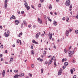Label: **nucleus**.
Segmentation results:
<instances>
[{
	"instance_id": "f257e3e1",
	"label": "nucleus",
	"mask_w": 78,
	"mask_h": 78,
	"mask_svg": "<svg viewBox=\"0 0 78 78\" xmlns=\"http://www.w3.org/2000/svg\"><path fill=\"white\" fill-rule=\"evenodd\" d=\"M65 5L67 6H69V5H70V0H67L66 2L65 3Z\"/></svg>"
},
{
	"instance_id": "f03ea898",
	"label": "nucleus",
	"mask_w": 78,
	"mask_h": 78,
	"mask_svg": "<svg viewBox=\"0 0 78 78\" xmlns=\"http://www.w3.org/2000/svg\"><path fill=\"white\" fill-rule=\"evenodd\" d=\"M62 69H60L59 71L58 72V75H61V73H62Z\"/></svg>"
},
{
	"instance_id": "7ed1b4c3",
	"label": "nucleus",
	"mask_w": 78,
	"mask_h": 78,
	"mask_svg": "<svg viewBox=\"0 0 78 78\" xmlns=\"http://www.w3.org/2000/svg\"><path fill=\"white\" fill-rule=\"evenodd\" d=\"M38 22L39 23H41V24L42 23V20H41V19L40 20L39 18H38Z\"/></svg>"
},
{
	"instance_id": "20e7f679",
	"label": "nucleus",
	"mask_w": 78,
	"mask_h": 78,
	"mask_svg": "<svg viewBox=\"0 0 78 78\" xmlns=\"http://www.w3.org/2000/svg\"><path fill=\"white\" fill-rule=\"evenodd\" d=\"M66 36H69V30H67L66 31Z\"/></svg>"
},
{
	"instance_id": "39448f33",
	"label": "nucleus",
	"mask_w": 78,
	"mask_h": 78,
	"mask_svg": "<svg viewBox=\"0 0 78 78\" xmlns=\"http://www.w3.org/2000/svg\"><path fill=\"white\" fill-rule=\"evenodd\" d=\"M48 37H49L50 39H51L52 38V34L49 33L48 34Z\"/></svg>"
},
{
	"instance_id": "423d86ee",
	"label": "nucleus",
	"mask_w": 78,
	"mask_h": 78,
	"mask_svg": "<svg viewBox=\"0 0 78 78\" xmlns=\"http://www.w3.org/2000/svg\"><path fill=\"white\" fill-rule=\"evenodd\" d=\"M4 6L5 9H6L7 7H8V4H7V2H4Z\"/></svg>"
},
{
	"instance_id": "0eeeda50",
	"label": "nucleus",
	"mask_w": 78,
	"mask_h": 78,
	"mask_svg": "<svg viewBox=\"0 0 78 78\" xmlns=\"http://www.w3.org/2000/svg\"><path fill=\"white\" fill-rule=\"evenodd\" d=\"M75 70V68H73V69H71L70 70V72L71 74H73V71L74 72Z\"/></svg>"
},
{
	"instance_id": "6e6552de",
	"label": "nucleus",
	"mask_w": 78,
	"mask_h": 78,
	"mask_svg": "<svg viewBox=\"0 0 78 78\" xmlns=\"http://www.w3.org/2000/svg\"><path fill=\"white\" fill-rule=\"evenodd\" d=\"M25 75V74H24V73H22L21 74H20L19 75V76L20 77H22V76H23Z\"/></svg>"
},
{
	"instance_id": "1a4fd4ad",
	"label": "nucleus",
	"mask_w": 78,
	"mask_h": 78,
	"mask_svg": "<svg viewBox=\"0 0 78 78\" xmlns=\"http://www.w3.org/2000/svg\"><path fill=\"white\" fill-rule=\"evenodd\" d=\"M53 25H54L55 26H56V25H57V22L55 21V20L53 21Z\"/></svg>"
},
{
	"instance_id": "9d476101",
	"label": "nucleus",
	"mask_w": 78,
	"mask_h": 78,
	"mask_svg": "<svg viewBox=\"0 0 78 78\" xmlns=\"http://www.w3.org/2000/svg\"><path fill=\"white\" fill-rule=\"evenodd\" d=\"M2 75L3 77H4V76L5 75V70H3V73H2Z\"/></svg>"
},
{
	"instance_id": "9b49d317",
	"label": "nucleus",
	"mask_w": 78,
	"mask_h": 78,
	"mask_svg": "<svg viewBox=\"0 0 78 78\" xmlns=\"http://www.w3.org/2000/svg\"><path fill=\"white\" fill-rule=\"evenodd\" d=\"M15 23H16V25H18L19 24V20H15Z\"/></svg>"
},
{
	"instance_id": "f8f14e48",
	"label": "nucleus",
	"mask_w": 78,
	"mask_h": 78,
	"mask_svg": "<svg viewBox=\"0 0 78 78\" xmlns=\"http://www.w3.org/2000/svg\"><path fill=\"white\" fill-rule=\"evenodd\" d=\"M16 42H17V43H19L20 42V45H22V42H21V40H17Z\"/></svg>"
},
{
	"instance_id": "ddd939ff",
	"label": "nucleus",
	"mask_w": 78,
	"mask_h": 78,
	"mask_svg": "<svg viewBox=\"0 0 78 78\" xmlns=\"http://www.w3.org/2000/svg\"><path fill=\"white\" fill-rule=\"evenodd\" d=\"M37 60H38L39 61H41V62H42V61H43V60L42 59H41L40 58H37Z\"/></svg>"
},
{
	"instance_id": "4468645a",
	"label": "nucleus",
	"mask_w": 78,
	"mask_h": 78,
	"mask_svg": "<svg viewBox=\"0 0 78 78\" xmlns=\"http://www.w3.org/2000/svg\"><path fill=\"white\" fill-rule=\"evenodd\" d=\"M18 76H19V75H18V74L16 75L15 76H14V78H18Z\"/></svg>"
},
{
	"instance_id": "2eb2a0df",
	"label": "nucleus",
	"mask_w": 78,
	"mask_h": 78,
	"mask_svg": "<svg viewBox=\"0 0 78 78\" xmlns=\"http://www.w3.org/2000/svg\"><path fill=\"white\" fill-rule=\"evenodd\" d=\"M32 42H33V43H34V44H38V43L36 42V41H35L34 40H33L32 41Z\"/></svg>"
},
{
	"instance_id": "dca6fc26",
	"label": "nucleus",
	"mask_w": 78,
	"mask_h": 78,
	"mask_svg": "<svg viewBox=\"0 0 78 78\" xmlns=\"http://www.w3.org/2000/svg\"><path fill=\"white\" fill-rule=\"evenodd\" d=\"M22 34H23V33H22V32H21L19 34V35H18L19 37H20V36H22Z\"/></svg>"
},
{
	"instance_id": "f3484780",
	"label": "nucleus",
	"mask_w": 78,
	"mask_h": 78,
	"mask_svg": "<svg viewBox=\"0 0 78 78\" xmlns=\"http://www.w3.org/2000/svg\"><path fill=\"white\" fill-rule=\"evenodd\" d=\"M47 19L48 20V21H49V22H51L52 20H51L50 19V17H47Z\"/></svg>"
},
{
	"instance_id": "a211bd4d",
	"label": "nucleus",
	"mask_w": 78,
	"mask_h": 78,
	"mask_svg": "<svg viewBox=\"0 0 78 78\" xmlns=\"http://www.w3.org/2000/svg\"><path fill=\"white\" fill-rule=\"evenodd\" d=\"M49 9H52V7H51V5H50L49 6Z\"/></svg>"
},
{
	"instance_id": "6ab92c4d",
	"label": "nucleus",
	"mask_w": 78,
	"mask_h": 78,
	"mask_svg": "<svg viewBox=\"0 0 78 78\" xmlns=\"http://www.w3.org/2000/svg\"><path fill=\"white\" fill-rule=\"evenodd\" d=\"M64 65H65V66H68V65H69V63H68V62H66L64 63Z\"/></svg>"
},
{
	"instance_id": "aec40b11",
	"label": "nucleus",
	"mask_w": 78,
	"mask_h": 78,
	"mask_svg": "<svg viewBox=\"0 0 78 78\" xmlns=\"http://www.w3.org/2000/svg\"><path fill=\"white\" fill-rule=\"evenodd\" d=\"M25 7H27L28 6V4L27 2H25L24 4Z\"/></svg>"
},
{
	"instance_id": "412c9836",
	"label": "nucleus",
	"mask_w": 78,
	"mask_h": 78,
	"mask_svg": "<svg viewBox=\"0 0 78 78\" xmlns=\"http://www.w3.org/2000/svg\"><path fill=\"white\" fill-rule=\"evenodd\" d=\"M31 54H32V55H34V51H33V50L31 51Z\"/></svg>"
},
{
	"instance_id": "4be33fe9",
	"label": "nucleus",
	"mask_w": 78,
	"mask_h": 78,
	"mask_svg": "<svg viewBox=\"0 0 78 78\" xmlns=\"http://www.w3.org/2000/svg\"><path fill=\"white\" fill-rule=\"evenodd\" d=\"M26 7L27 8V10H29V9L30 8V7H29V6H27V7Z\"/></svg>"
},
{
	"instance_id": "5701e85b",
	"label": "nucleus",
	"mask_w": 78,
	"mask_h": 78,
	"mask_svg": "<svg viewBox=\"0 0 78 78\" xmlns=\"http://www.w3.org/2000/svg\"><path fill=\"white\" fill-rule=\"evenodd\" d=\"M35 36H36V37L37 38V37H39V34H36Z\"/></svg>"
},
{
	"instance_id": "b1692460",
	"label": "nucleus",
	"mask_w": 78,
	"mask_h": 78,
	"mask_svg": "<svg viewBox=\"0 0 78 78\" xmlns=\"http://www.w3.org/2000/svg\"><path fill=\"white\" fill-rule=\"evenodd\" d=\"M52 62V61L51 60H50L49 61V64H51V62Z\"/></svg>"
},
{
	"instance_id": "393cba45",
	"label": "nucleus",
	"mask_w": 78,
	"mask_h": 78,
	"mask_svg": "<svg viewBox=\"0 0 78 78\" xmlns=\"http://www.w3.org/2000/svg\"><path fill=\"white\" fill-rule=\"evenodd\" d=\"M54 58H55V56H53L52 58H51V60L52 61V60H54Z\"/></svg>"
},
{
	"instance_id": "a878e982",
	"label": "nucleus",
	"mask_w": 78,
	"mask_h": 78,
	"mask_svg": "<svg viewBox=\"0 0 78 78\" xmlns=\"http://www.w3.org/2000/svg\"><path fill=\"white\" fill-rule=\"evenodd\" d=\"M31 67L32 68H34V64H31Z\"/></svg>"
},
{
	"instance_id": "bb28decb",
	"label": "nucleus",
	"mask_w": 78,
	"mask_h": 78,
	"mask_svg": "<svg viewBox=\"0 0 78 78\" xmlns=\"http://www.w3.org/2000/svg\"><path fill=\"white\" fill-rule=\"evenodd\" d=\"M54 61H55V62H54V65L55 66H56L57 65L56 64V59H55L54 60Z\"/></svg>"
},
{
	"instance_id": "cd10ccee",
	"label": "nucleus",
	"mask_w": 78,
	"mask_h": 78,
	"mask_svg": "<svg viewBox=\"0 0 78 78\" xmlns=\"http://www.w3.org/2000/svg\"><path fill=\"white\" fill-rule=\"evenodd\" d=\"M72 54H69V57H70L71 58V57H72Z\"/></svg>"
},
{
	"instance_id": "c85d7f7f",
	"label": "nucleus",
	"mask_w": 78,
	"mask_h": 78,
	"mask_svg": "<svg viewBox=\"0 0 78 78\" xmlns=\"http://www.w3.org/2000/svg\"><path fill=\"white\" fill-rule=\"evenodd\" d=\"M12 17H13V19H16V17H15V16H14V15H13L12 16Z\"/></svg>"
},
{
	"instance_id": "c756f323",
	"label": "nucleus",
	"mask_w": 78,
	"mask_h": 78,
	"mask_svg": "<svg viewBox=\"0 0 78 78\" xmlns=\"http://www.w3.org/2000/svg\"><path fill=\"white\" fill-rule=\"evenodd\" d=\"M41 73H43V72L44 71V69H42L41 70Z\"/></svg>"
},
{
	"instance_id": "7c9ffc66",
	"label": "nucleus",
	"mask_w": 78,
	"mask_h": 78,
	"mask_svg": "<svg viewBox=\"0 0 78 78\" xmlns=\"http://www.w3.org/2000/svg\"><path fill=\"white\" fill-rule=\"evenodd\" d=\"M10 61H13V58H11L10 59Z\"/></svg>"
},
{
	"instance_id": "2f4dec72",
	"label": "nucleus",
	"mask_w": 78,
	"mask_h": 78,
	"mask_svg": "<svg viewBox=\"0 0 78 78\" xmlns=\"http://www.w3.org/2000/svg\"><path fill=\"white\" fill-rule=\"evenodd\" d=\"M5 37H8L9 36V34H7L5 36Z\"/></svg>"
},
{
	"instance_id": "473e14b6",
	"label": "nucleus",
	"mask_w": 78,
	"mask_h": 78,
	"mask_svg": "<svg viewBox=\"0 0 78 78\" xmlns=\"http://www.w3.org/2000/svg\"><path fill=\"white\" fill-rule=\"evenodd\" d=\"M69 8L70 9H71V8H72V5H70L69 6Z\"/></svg>"
},
{
	"instance_id": "72a5a7b5",
	"label": "nucleus",
	"mask_w": 78,
	"mask_h": 78,
	"mask_svg": "<svg viewBox=\"0 0 78 78\" xmlns=\"http://www.w3.org/2000/svg\"><path fill=\"white\" fill-rule=\"evenodd\" d=\"M74 52H75V51H71L72 55H73V53H74Z\"/></svg>"
},
{
	"instance_id": "f704fd0d",
	"label": "nucleus",
	"mask_w": 78,
	"mask_h": 78,
	"mask_svg": "<svg viewBox=\"0 0 78 78\" xmlns=\"http://www.w3.org/2000/svg\"><path fill=\"white\" fill-rule=\"evenodd\" d=\"M69 17H67L66 19L67 22H69Z\"/></svg>"
},
{
	"instance_id": "c9c22d12",
	"label": "nucleus",
	"mask_w": 78,
	"mask_h": 78,
	"mask_svg": "<svg viewBox=\"0 0 78 78\" xmlns=\"http://www.w3.org/2000/svg\"><path fill=\"white\" fill-rule=\"evenodd\" d=\"M29 76H30L31 77H32V74L30 73H29Z\"/></svg>"
},
{
	"instance_id": "e433bc0d",
	"label": "nucleus",
	"mask_w": 78,
	"mask_h": 78,
	"mask_svg": "<svg viewBox=\"0 0 78 78\" xmlns=\"http://www.w3.org/2000/svg\"><path fill=\"white\" fill-rule=\"evenodd\" d=\"M73 63H75V59H73Z\"/></svg>"
},
{
	"instance_id": "4c0bfd02",
	"label": "nucleus",
	"mask_w": 78,
	"mask_h": 78,
	"mask_svg": "<svg viewBox=\"0 0 78 78\" xmlns=\"http://www.w3.org/2000/svg\"><path fill=\"white\" fill-rule=\"evenodd\" d=\"M3 44H2L1 45L0 48H3Z\"/></svg>"
},
{
	"instance_id": "58836bf2",
	"label": "nucleus",
	"mask_w": 78,
	"mask_h": 78,
	"mask_svg": "<svg viewBox=\"0 0 78 78\" xmlns=\"http://www.w3.org/2000/svg\"><path fill=\"white\" fill-rule=\"evenodd\" d=\"M38 6L39 8L41 7V4H39L38 5Z\"/></svg>"
},
{
	"instance_id": "ea45409f",
	"label": "nucleus",
	"mask_w": 78,
	"mask_h": 78,
	"mask_svg": "<svg viewBox=\"0 0 78 78\" xmlns=\"http://www.w3.org/2000/svg\"><path fill=\"white\" fill-rule=\"evenodd\" d=\"M75 33H76V34H77L78 33V30H76L75 31Z\"/></svg>"
},
{
	"instance_id": "a19ab883",
	"label": "nucleus",
	"mask_w": 78,
	"mask_h": 78,
	"mask_svg": "<svg viewBox=\"0 0 78 78\" xmlns=\"http://www.w3.org/2000/svg\"><path fill=\"white\" fill-rule=\"evenodd\" d=\"M23 23L24 24H25V25H26V24H27V22H26V21H23Z\"/></svg>"
},
{
	"instance_id": "79ce46f5",
	"label": "nucleus",
	"mask_w": 78,
	"mask_h": 78,
	"mask_svg": "<svg viewBox=\"0 0 78 78\" xmlns=\"http://www.w3.org/2000/svg\"><path fill=\"white\" fill-rule=\"evenodd\" d=\"M2 56H3V55L2 54H0V58H2Z\"/></svg>"
},
{
	"instance_id": "37998d69",
	"label": "nucleus",
	"mask_w": 78,
	"mask_h": 78,
	"mask_svg": "<svg viewBox=\"0 0 78 78\" xmlns=\"http://www.w3.org/2000/svg\"><path fill=\"white\" fill-rule=\"evenodd\" d=\"M64 51L65 53H67V51L66 50V49H65L64 50Z\"/></svg>"
},
{
	"instance_id": "c03bdc74",
	"label": "nucleus",
	"mask_w": 78,
	"mask_h": 78,
	"mask_svg": "<svg viewBox=\"0 0 78 78\" xmlns=\"http://www.w3.org/2000/svg\"><path fill=\"white\" fill-rule=\"evenodd\" d=\"M8 2V0H5V3H7V2Z\"/></svg>"
},
{
	"instance_id": "a18cd8bd",
	"label": "nucleus",
	"mask_w": 78,
	"mask_h": 78,
	"mask_svg": "<svg viewBox=\"0 0 78 78\" xmlns=\"http://www.w3.org/2000/svg\"><path fill=\"white\" fill-rule=\"evenodd\" d=\"M17 13L19 14H20V11H17Z\"/></svg>"
},
{
	"instance_id": "49530a36",
	"label": "nucleus",
	"mask_w": 78,
	"mask_h": 78,
	"mask_svg": "<svg viewBox=\"0 0 78 78\" xmlns=\"http://www.w3.org/2000/svg\"><path fill=\"white\" fill-rule=\"evenodd\" d=\"M76 78V75H75L73 78Z\"/></svg>"
},
{
	"instance_id": "de8ad7c7",
	"label": "nucleus",
	"mask_w": 78,
	"mask_h": 78,
	"mask_svg": "<svg viewBox=\"0 0 78 78\" xmlns=\"http://www.w3.org/2000/svg\"><path fill=\"white\" fill-rule=\"evenodd\" d=\"M21 13L22 14H23V13H24V11H22Z\"/></svg>"
},
{
	"instance_id": "09e8293b",
	"label": "nucleus",
	"mask_w": 78,
	"mask_h": 78,
	"mask_svg": "<svg viewBox=\"0 0 78 78\" xmlns=\"http://www.w3.org/2000/svg\"><path fill=\"white\" fill-rule=\"evenodd\" d=\"M69 54H72V53L71 52V51H69Z\"/></svg>"
},
{
	"instance_id": "8fccbe9b",
	"label": "nucleus",
	"mask_w": 78,
	"mask_h": 78,
	"mask_svg": "<svg viewBox=\"0 0 78 78\" xmlns=\"http://www.w3.org/2000/svg\"><path fill=\"white\" fill-rule=\"evenodd\" d=\"M45 64H48V62L46 61L44 63Z\"/></svg>"
},
{
	"instance_id": "3c124183",
	"label": "nucleus",
	"mask_w": 78,
	"mask_h": 78,
	"mask_svg": "<svg viewBox=\"0 0 78 78\" xmlns=\"http://www.w3.org/2000/svg\"><path fill=\"white\" fill-rule=\"evenodd\" d=\"M44 1V0H41V3H42Z\"/></svg>"
},
{
	"instance_id": "603ef678",
	"label": "nucleus",
	"mask_w": 78,
	"mask_h": 78,
	"mask_svg": "<svg viewBox=\"0 0 78 78\" xmlns=\"http://www.w3.org/2000/svg\"><path fill=\"white\" fill-rule=\"evenodd\" d=\"M62 68L63 69H66V66H63Z\"/></svg>"
},
{
	"instance_id": "864d4df0",
	"label": "nucleus",
	"mask_w": 78,
	"mask_h": 78,
	"mask_svg": "<svg viewBox=\"0 0 78 78\" xmlns=\"http://www.w3.org/2000/svg\"><path fill=\"white\" fill-rule=\"evenodd\" d=\"M31 25H29L28 26V27L29 28H31Z\"/></svg>"
},
{
	"instance_id": "5fc2aeb1",
	"label": "nucleus",
	"mask_w": 78,
	"mask_h": 78,
	"mask_svg": "<svg viewBox=\"0 0 78 78\" xmlns=\"http://www.w3.org/2000/svg\"><path fill=\"white\" fill-rule=\"evenodd\" d=\"M31 7L32 8L34 9V6H33V5H31Z\"/></svg>"
},
{
	"instance_id": "6e6d98bb",
	"label": "nucleus",
	"mask_w": 78,
	"mask_h": 78,
	"mask_svg": "<svg viewBox=\"0 0 78 78\" xmlns=\"http://www.w3.org/2000/svg\"><path fill=\"white\" fill-rule=\"evenodd\" d=\"M62 20H66V18L65 17H63L62 18Z\"/></svg>"
},
{
	"instance_id": "4d7b16f0",
	"label": "nucleus",
	"mask_w": 78,
	"mask_h": 78,
	"mask_svg": "<svg viewBox=\"0 0 78 78\" xmlns=\"http://www.w3.org/2000/svg\"><path fill=\"white\" fill-rule=\"evenodd\" d=\"M71 48H72V46H70L69 48V50H70L71 49Z\"/></svg>"
},
{
	"instance_id": "13d9d810",
	"label": "nucleus",
	"mask_w": 78,
	"mask_h": 78,
	"mask_svg": "<svg viewBox=\"0 0 78 78\" xmlns=\"http://www.w3.org/2000/svg\"><path fill=\"white\" fill-rule=\"evenodd\" d=\"M51 55H49L48 57V58H51Z\"/></svg>"
},
{
	"instance_id": "bf43d9fd",
	"label": "nucleus",
	"mask_w": 78,
	"mask_h": 78,
	"mask_svg": "<svg viewBox=\"0 0 78 78\" xmlns=\"http://www.w3.org/2000/svg\"><path fill=\"white\" fill-rule=\"evenodd\" d=\"M76 18L78 19V14L76 16Z\"/></svg>"
},
{
	"instance_id": "052dcab7",
	"label": "nucleus",
	"mask_w": 78,
	"mask_h": 78,
	"mask_svg": "<svg viewBox=\"0 0 78 78\" xmlns=\"http://www.w3.org/2000/svg\"><path fill=\"white\" fill-rule=\"evenodd\" d=\"M54 49H55V48H56V46H55V45H54Z\"/></svg>"
},
{
	"instance_id": "680f3d73",
	"label": "nucleus",
	"mask_w": 78,
	"mask_h": 78,
	"mask_svg": "<svg viewBox=\"0 0 78 78\" xmlns=\"http://www.w3.org/2000/svg\"><path fill=\"white\" fill-rule=\"evenodd\" d=\"M64 58H63V59H62V62H64Z\"/></svg>"
},
{
	"instance_id": "e2e57ef3",
	"label": "nucleus",
	"mask_w": 78,
	"mask_h": 78,
	"mask_svg": "<svg viewBox=\"0 0 78 78\" xmlns=\"http://www.w3.org/2000/svg\"><path fill=\"white\" fill-rule=\"evenodd\" d=\"M7 33L8 34H9V31L8 30V31H7Z\"/></svg>"
},
{
	"instance_id": "0e129e2a",
	"label": "nucleus",
	"mask_w": 78,
	"mask_h": 78,
	"mask_svg": "<svg viewBox=\"0 0 78 78\" xmlns=\"http://www.w3.org/2000/svg\"><path fill=\"white\" fill-rule=\"evenodd\" d=\"M33 27H34V28H36V25H34L33 26Z\"/></svg>"
},
{
	"instance_id": "69168bd1",
	"label": "nucleus",
	"mask_w": 78,
	"mask_h": 78,
	"mask_svg": "<svg viewBox=\"0 0 78 78\" xmlns=\"http://www.w3.org/2000/svg\"><path fill=\"white\" fill-rule=\"evenodd\" d=\"M6 32H5V33H4V35H6Z\"/></svg>"
},
{
	"instance_id": "338daca9",
	"label": "nucleus",
	"mask_w": 78,
	"mask_h": 78,
	"mask_svg": "<svg viewBox=\"0 0 78 78\" xmlns=\"http://www.w3.org/2000/svg\"><path fill=\"white\" fill-rule=\"evenodd\" d=\"M30 48H31V49H33V46H31Z\"/></svg>"
},
{
	"instance_id": "774afa93",
	"label": "nucleus",
	"mask_w": 78,
	"mask_h": 78,
	"mask_svg": "<svg viewBox=\"0 0 78 78\" xmlns=\"http://www.w3.org/2000/svg\"><path fill=\"white\" fill-rule=\"evenodd\" d=\"M12 47H15V44H13V45H12Z\"/></svg>"
}]
</instances>
